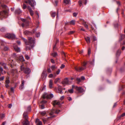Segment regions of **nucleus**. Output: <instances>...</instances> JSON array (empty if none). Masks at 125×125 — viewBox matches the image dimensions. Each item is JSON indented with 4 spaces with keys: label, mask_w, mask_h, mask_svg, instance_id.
I'll list each match as a JSON object with an SVG mask.
<instances>
[{
    "label": "nucleus",
    "mask_w": 125,
    "mask_h": 125,
    "mask_svg": "<svg viewBox=\"0 0 125 125\" xmlns=\"http://www.w3.org/2000/svg\"><path fill=\"white\" fill-rule=\"evenodd\" d=\"M29 42H27V40L24 38H23V40L25 42L26 45V50H30L31 48H32L34 46V44L35 43V39H32L31 37H29L28 38Z\"/></svg>",
    "instance_id": "1"
},
{
    "label": "nucleus",
    "mask_w": 125,
    "mask_h": 125,
    "mask_svg": "<svg viewBox=\"0 0 125 125\" xmlns=\"http://www.w3.org/2000/svg\"><path fill=\"white\" fill-rule=\"evenodd\" d=\"M28 113L27 112H24L23 115L24 118L25 119V120L24 121L22 122L23 125H29V123L28 120V117L27 115Z\"/></svg>",
    "instance_id": "2"
},
{
    "label": "nucleus",
    "mask_w": 125,
    "mask_h": 125,
    "mask_svg": "<svg viewBox=\"0 0 125 125\" xmlns=\"http://www.w3.org/2000/svg\"><path fill=\"white\" fill-rule=\"evenodd\" d=\"M87 64L86 62H84L82 64V66L81 67H75L74 68L75 70L77 71L80 72L82 70L86 68V65Z\"/></svg>",
    "instance_id": "3"
},
{
    "label": "nucleus",
    "mask_w": 125,
    "mask_h": 125,
    "mask_svg": "<svg viewBox=\"0 0 125 125\" xmlns=\"http://www.w3.org/2000/svg\"><path fill=\"white\" fill-rule=\"evenodd\" d=\"M21 71H23L25 73L29 74L30 73L31 71L30 69L28 68H25L23 65L21 66Z\"/></svg>",
    "instance_id": "4"
},
{
    "label": "nucleus",
    "mask_w": 125,
    "mask_h": 125,
    "mask_svg": "<svg viewBox=\"0 0 125 125\" xmlns=\"http://www.w3.org/2000/svg\"><path fill=\"white\" fill-rule=\"evenodd\" d=\"M28 1H25V2L27 3L28 2L32 7H33L34 9V6L36 4V2L34 0H27Z\"/></svg>",
    "instance_id": "5"
},
{
    "label": "nucleus",
    "mask_w": 125,
    "mask_h": 125,
    "mask_svg": "<svg viewBox=\"0 0 125 125\" xmlns=\"http://www.w3.org/2000/svg\"><path fill=\"white\" fill-rule=\"evenodd\" d=\"M5 37L9 39H15V36L13 34L8 33L6 34Z\"/></svg>",
    "instance_id": "6"
},
{
    "label": "nucleus",
    "mask_w": 125,
    "mask_h": 125,
    "mask_svg": "<svg viewBox=\"0 0 125 125\" xmlns=\"http://www.w3.org/2000/svg\"><path fill=\"white\" fill-rule=\"evenodd\" d=\"M8 15L7 12L5 10H3L0 12V16L2 17L6 18Z\"/></svg>",
    "instance_id": "7"
},
{
    "label": "nucleus",
    "mask_w": 125,
    "mask_h": 125,
    "mask_svg": "<svg viewBox=\"0 0 125 125\" xmlns=\"http://www.w3.org/2000/svg\"><path fill=\"white\" fill-rule=\"evenodd\" d=\"M53 97V95L52 94H50L49 95L47 94H45L42 95V97L44 99L46 98L49 99H51Z\"/></svg>",
    "instance_id": "8"
},
{
    "label": "nucleus",
    "mask_w": 125,
    "mask_h": 125,
    "mask_svg": "<svg viewBox=\"0 0 125 125\" xmlns=\"http://www.w3.org/2000/svg\"><path fill=\"white\" fill-rule=\"evenodd\" d=\"M75 88L76 90L79 93H82L84 91V90L81 87L76 86H75Z\"/></svg>",
    "instance_id": "9"
},
{
    "label": "nucleus",
    "mask_w": 125,
    "mask_h": 125,
    "mask_svg": "<svg viewBox=\"0 0 125 125\" xmlns=\"http://www.w3.org/2000/svg\"><path fill=\"white\" fill-rule=\"evenodd\" d=\"M1 66H3L4 69H6V65L5 63L3 62H0V71L2 72L3 71V69L1 67Z\"/></svg>",
    "instance_id": "10"
},
{
    "label": "nucleus",
    "mask_w": 125,
    "mask_h": 125,
    "mask_svg": "<svg viewBox=\"0 0 125 125\" xmlns=\"http://www.w3.org/2000/svg\"><path fill=\"white\" fill-rule=\"evenodd\" d=\"M60 112V110H53L52 111L49 113V115L51 116L52 115H53L54 113H55L56 114H58Z\"/></svg>",
    "instance_id": "11"
},
{
    "label": "nucleus",
    "mask_w": 125,
    "mask_h": 125,
    "mask_svg": "<svg viewBox=\"0 0 125 125\" xmlns=\"http://www.w3.org/2000/svg\"><path fill=\"white\" fill-rule=\"evenodd\" d=\"M62 83L63 85L69 84L68 79L67 78L64 79L62 82Z\"/></svg>",
    "instance_id": "12"
},
{
    "label": "nucleus",
    "mask_w": 125,
    "mask_h": 125,
    "mask_svg": "<svg viewBox=\"0 0 125 125\" xmlns=\"http://www.w3.org/2000/svg\"><path fill=\"white\" fill-rule=\"evenodd\" d=\"M13 46L14 49L16 52H20V48L18 47L17 46H16L15 44H14Z\"/></svg>",
    "instance_id": "13"
},
{
    "label": "nucleus",
    "mask_w": 125,
    "mask_h": 125,
    "mask_svg": "<svg viewBox=\"0 0 125 125\" xmlns=\"http://www.w3.org/2000/svg\"><path fill=\"white\" fill-rule=\"evenodd\" d=\"M52 104L54 106H55V105H59L60 103L57 100H55L52 102Z\"/></svg>",
    "instance_id": "14"
},
{
    "label": "nucleus",
    "mask_w": 125,
    "mask_h": 125,
    "mask_svg": "<svg viewBox=\"0 0 125 125\" xmlns=\"http://www.w3.org/2000/svg\"><path fill=\"white\" fill-rule=\"evenodd\" d=\"M75 86L73 85L72 86V89H68V91H67V92H68L69 93L71 94L73 93V89L75 88Z\"/></svg>",
    "instance_id": "15"
},
{
    "label": "nucleus",
    "mask_w": 125,
    "mask_h": 125,
    "mask_svg": "<svg viewBox=\"0 0 125 125\" xmlns=\"http://www.w3.org/2000/svg\"><path fill=\"white\" fill-rule=\"evenodd\" d=\"M37 125H42V123L41 121H40L39 119H37L35 121Z\"/></svg>",
    "instance_id": "16"
},
{
    "label": "nucleus",
    "mask_w": 125,
    "mask_h": 125,
    "mask_svg": "<svg viewBox=\"0 0 125 125\" xmlns=\"http://www.w3.org/2000/svg\"><path fill=\"white\" fill-rule=\"evenodd\" d=\"M24 80L22 81L21 84V86L20 87V90H22L24 87Z\"/></svg>",
    "instance_id": "17"
},
{
    "label": "nucleus",
    "mask_w": 125,
    "mask_h": 125,
    "mask_svg": "<svg viewBox=\"0 0 125 125\" xmlns=\"http://www.w3.org/2000/svg\"><path fill=\"white\" fill-rule=\"evenodd\" d=\"M21 20L23 22H24V23L26 24V26H27L29 25V21L25 19H22Z\"/></svg>",
    "instance_id": "18"
},
{
    "label": "nucleus",
    "mask_w": 125,
    "mask_h": 125,
    "mask_svg": "<svg viewBox=\"0 0 125 125\" xmlns=\"http://www.w3.org/2000/svg\"><path fill=\"white\" fill-rule=\"evenodd\" d=\"M85 40L87 44H89L90 42V38L88 37H87L85 38Z\"/></svg>",
    "instance_id": "19"
},
{
    "label": "nucleus",
    "mask_w": 125,
    "mask_h": 125,
    "mask_svg": "<svg viewBox=\"0 0 125 125\" xmlns=\"http://www.w3.org/2000/svg\"><path fill=\"white\" fill-rule=\"evenodd\" d=\"M21 13V11L20 9H17L15 11V13L18 14H19Z\"/></svg>",
    "instance_id": "20"
},
{
    "label": "nucleus",
    "mask_w": 125,
    "mask_h": 125,
    "mask_svg": "<svg viewBox=\"0 0 125 125\" xmlns=\"http://www.w3.org/2000/svg\"><path fill=\"white\" fill-rule=\"evenodd\" d=\"M24 33L26 35L31 34V32L27 31H24Z\"/></svg>",
    "instance_id": "21"
},
{
    "label": "nucleus",
    "mask_w": 125,
    "mask_h": 125,
    "mask_svg": "<svg viewBox=\"0 0 125 125\" xmlns=\"http://www.w3.org/2000/svg\"><path fill=\"white\" fill-rule=\"evenodd\" d=\"M13 61L12 59H11V58H10L9 59V63H10V66L12 67V68L13 66L12 65V62H13Z\"/></svg>",
    "instance_id": "22"
},
{
    "label": "nucleus",
    "mask_w": 125,
    "mask_h": 125,
    "mask_svg": "<svg viewBox=\"0 0 125 125\" xmlns=\"http://www.w3.org/2000/svg\"><path fill=\"white\" fill-rule=\"evenodd\" d=\"M52 80H50L49 82V86L50 88H52Z\"/></svg>",
    "instance_id": "23"
},
{
    "label": "nucleus",
    "mask_w": 125,
    "mask_h": 125,
    "mask_svg": "<svg viewBox=\"0 0 125 125\" xmlns=\"http://www.w3.org/2000/svg\"><path fill=\"white\" fill-rule=\"evenodd\" d=\"M125 37V34L121 35V37L120 38L119 41H121Z\"/></svg>",
    "instance_id": "24"
},
{
    "label": "nucleus",
    "mask_w": 125,
    "mask_h": 125,
    "mask_svg": "<svg viewBox=\"0 0 125 125\" xmlns=\"http://www.w3.org/2000/svg\"><path fill=\"white\" fill-rule=\"evenodd\" d=\"M51 16L52 17H54L56 15V13L53 12H51Z\"/></svg>",
    "instance_id": "25"
},
{
    "label": "nucleus",
    "mask_w": 125,
    "mask_h": 125,
    "mask_svg": "<svg viewBox=\"0 0 125 125\" xmlns=\"http://www.w3.org/2000/svg\"><path fill=\"white\" fill-rule=\"evenodd\" d=\"M64 2L66 4H69L70 2V0H64Z\"/></svg>",
    "instance_id": "26"
},
{
    "label": "nucleus",
    "mask_w": 125,
    "mask_h": 125,
    "mask_svg": "<svg viewBox=\"0 0 125 125\" xmlns=\"http://www.w3.org/2000/svg\"><path fill=\"white\" fill-rule=\"evenodd\" d=\"M75 20H72L69 22V24L70 25H74L75 24Z\"/></svg>",
    "instance_id": "27"
},
{
    "label": "nucleus",
    "mask_w": 125,
    "mask_h": 125,
    "mask_svg": "<svg viewBox=\"0 0 125 125\" xmlns=\"http://www.w3.org/2000/svg\"><path fill=\"white\" fill-rule=\"evenodd\" d=\"M51 55L53 57H55L57 55V54L56 52H54L52 53Z\"/></svg>",
    "instance_id": "28"
},
{
    "label": "nucleus",
    "mask_w": 125,
    "mask_h": 125,
    "mask_svg": "<svg viewBox=\"0 0 125 125\" xmlns=\"http://www.w3.org/2000/svg\"><path fill=\"white\" fill-rule=\"evenodd\" d=\"M40 114L44 116L46 114V111H43L41 112Z\"/></svg>",
    "instance_id": "29"
},
{
    "label": "nucleus",
    "mask_w": 125,
    "mask_h": 125,
    "mask_svg": "<svg viewBox=\"0 0 125 125\" xmlns=\"http://www.w3.org/2000/svg\"><path fill=\"white\" fill-rule=\"evenodd\" d=\"M19 59L20 61H24V58L22 56H20L19 57Z\"/></svg>",
    "instance_id": "30"
},
{
    "label": "nucleus",
    "mask_w": 125,
    "mask_h": 125,
    "mask_svg": "<svg viewBox=\"0 0 125 125\" xmlns=\"http://www.w3.org/2000/svg\"><path fill=\"white\" fill-rule=\"evenodd\" d=\"M58 93L61 94H63V93L62 91L59 87H58Z\"/></svg>",
    "instance_id": "31"
},
{
    "label": "nucleus",
    "mask_w": 125,
    "mask_h": 125,
    "mask_svg": "<svg viewBox=\"0 0 125 125\" xmlns=\"http://www.w3.org/2000/svg\"><path fill=\"white\" fill-rule=\"evenodd\" d=\"M125 116V113H124L123 114H122L121 115L119 116L118 117L119 118H121L122 117H123Z\"/></svg>",
    "instance_id": "32"
},
{
    "label": "nucleus",
    "mask_w": 125,
    "mask_h": 125,
    "mask_svg": "<svg viewBox=\"0 0 125 125\" xmlns=\"http://www.w3.org/2000/svg\"><path fill=\"white\" fill-rule=\"evenodd\" d=\"M120 54V51L119 50H118L116 53L117 56H119Z\"/></svg>",
    "instance_id": "33"
},
{
    "label": "nucleus",
    "mask_w": 125,
    "mask_h": 125,
    "mask_svg": "<svg viewBox=\"0 0 125 125\" xmlns=\"http://www.w3.org/2000/svg\"><path fill=\"white\" fill-rule=\"evenodd\" d=\"M51 68L52 70H54L55 69L56 67L55 65H52L51 66Z\"/></svg>",
    "instance_id": "34"
},
{
    "label": "nucleus",
    "mask_w": 125,
    "mask_h": 125,
    "mask_svg": "<svg viewBox=\"0 0 125 125\" xmlns=\"http://www.w3.org/2000/svg\"><path fill=\"white\" fill-rule=\"evenodd\" d=\"M76 80L77 81V83L78 84H79L81 81L80 79L79 78H77Z\"/></svg>",
    "instance_id": "35"
},
{
    "label": "nucleus",
    "mask_w": 125,
    "mask_h": 125,
    "mask_svg": "<svg viewBox=\"0 0 125 125\" xmlns=\"http://www.w3.org/2000/svg\"><path fill=\"white\" fill-rule=\"evenodd\" d=\"M58 42H59L58 40V39L56 40V42H55V45H54V46L53 47V50H54L56 46V44Z\"/></svg>",
    "instance_id": "36"
},
{
    "label": "nucleus",
    "mask_w": 125,
    "mask_h": 125,
    "mask_svg": "<svg viewBox=\"0 0 125 125\" xmlns=\"http://www.w3.org/2000/svg\"><path fill=\"white\" fill-rule=\"evenodd\" d=\"M10 82V80L8 79H7L6 80L5 84H9Z\"/></svg>",
    "instance_id": "37"
},
{
    "label": "nucleus",
    "mask_w": 125,
    "mask_h": 125,
    "mask_svg": "<svg viewBox=\"0 0 125 125\" xmlns=\"http://www.w3.org/2000/svg\"><path fill=\"white\" fill-rule=\"evenodd\" d=\"M40 108L42 109H43L45 108V107L43 104H42L41 105H40Z\"/></svg>",
    "instance_id": "38"
},
{
    "label": "nucleus",
    "mask_w": 125,
    "mask_h": 125,
    "mask_svg": "<svg viewBox=\"0 0 125 125\" xmlns=\"http://www.w3.org/2000/svg\"><path fill=\"white\" fill-rule=\"evenodd\" d=\"M5 116L4 115V114H0V118L1 119L3 118Z\"/></svg>",
    "instance_id": "39"
},
{
    "label": "nucleus",
    "mask_w": 125,
    "mask_h": 125,
    "mask_svg": "<svg viewBox=\"0 0 125 125\" xmlns=\"http://www.w3.org/2000/svg\"><path fill=\"white\" fill-rule=\"evenodd\" d=\"M25 57L26 59L27 60H28L30 58L29 57V56L27 54L25 55Z\"/></svg>",
    "instance_id": "40"
},
{
    "label": "nucleus",
    "mask_w": 125,
    "mask_h": 125,
    "mask_svg": "<svg viewBox=\"0 0 125 125\" xmlns=\"http://www.w3.org/2000/svg\"><path fill=\"white\" fill-rule=\"evenodd\" d=\"M9 50V48L7 46L5 47L4 48V50L5 51H7Z\"/></svg>",
    "instance_id": "41"
},
{
    "label": "nucleus",
    "mask_w": 125,
    "mask_h": 125,
    "mask_svg": "<svg viewBox=\"0 0 125 125\" xmlns=\"http://www.w3.org/2000/svg\"><path fill=\"white\" fill-rule=\"evenodd\" d=\"M59 79H60L59 78H57L55 79L54 81V83H56Z\"/></svg>",
    "instance_id": "42"
},
{
    "label": "nucleus",
    "mask_w": 125,
    "mask_h": 125,
    "mask_svg": "<svg viewBox=\"0 0 125 125\" xmlns=\"http://www.w3.org/2000/svg\"><path fill=\"white\" fill-rule=\"evenodd\" d=\"M83 25L87 29H88V26L87 24L85 23H84L83 24Z\"/></svg>",
    "instance_id": "43"
},
{
    "label": "nucleus",
    "mask_w": 125,
    "mask_h": 125,
    "mask_svg": "<svg viewBox=\"0 0 125 125\" xmlns=\"http://www.w3.org/2000/svg\"><path fill=\"white\" fill-rule=\"evenodd\" d=\"M40 33L39 32L37 33H36V37H39L40 36Z\"/></svg>",
    "instance_id": "44"
},
{
    "label": "nucleus",
    "mask_w": 125,
    "mask_h": 125,
    "mask_svg": "<svg viewBox=\"0 0 125 125\" xmlns=\"http://www.w3.org/2000/svg\"><path fill=\"white\" fill-rule=\"evenodd\" d=\"M74 32V31H70L68 33V34L69 35H70L73 34Z\"/></svg>",
    "instance_id": "45"
},
{
    "label": "nucleus",
    "mask_w": 125,
    "mask_h": 125,
    "mask_svg": "<svg viewBox=\"0 0 125 125\" xmlns=\"http://www.w3.org/2000/svg\"><path fill=\"white\" fill-rule=\"evenodd\" d=\"M91 49H90L89 48L88 49V55H89L90 53H91Z\"/></svg>",
    "instance_id": "46"
},
{
    "label": "nucleus",
    "mask_w": 125,
    "mask_h": 125,
    "mask_svg": "<svg viewBox=\"0 0 125 125\" xmlns=\"http://www.w3.org/2000/svg\"><path fill=\"white\" fill-rule=\"evenodd\" d=\"M30 15L31 16L33 15V11L32 10H31L30 11Z\"/></svg>",
    "instance_id": "47"
},
{
    "label": "nucleus",
    "mask_w": 125,
    "mask_h": 125,
    "mask_svg": "<svg viewBox=\"0 0 125 125\" xmlns=\"http://www.w3.org/2000/svg\"><path fill=\"white\" fill-rule=\"evenodd\" d=\"M55 117V115H53V116H52L48 117V119H52V118H54V117Z\"/></svg>",
    "instance_id": "48"
},
{
    "label": "nucleus",
    "mask_w": 125,
    "mask_h": 125,
    "mask_svg": "<svg viewBox=\"0 0 125 125\" xmlns=\"http://www.w3.org/2000/svg\"><path fill=\"white\" fill-rule=\"evenodd\" d=\"M31 110V106H29L27 108V110L28 111H30Z\"/></svg>",
    "instance_id": "49"
},
{
    "label": "nucleus",
    "mask_w": 125,
    "mask_h": 125,
    "mask_svg": "<svg viewBox=\"0 0 125 125\" xmlns=\"http://www.w3.org/2000/svg\"><path fill=\"white\" fill-rule=\"evenodd\" d=\"M53 76V75L52 74H50L48 76V77L49 78H52Z\"/></svg>",
    "instance_id": "50"
},
{
    "label": "nucleus",
    "mask_w": 125,
    "mask_h": 125,
    "mask_svg": "<svg viewBox=\"0 0 125 125\" xmlns=\"http://www.w3.org/2000/svg\"><path fill=\"white\" fill-rule=\"evenodd\" d=\"M47 72L48 73H50L51 72V69H50L49 68H48L47 70Z\"/></svg>",
    "instance_id": "51"
},
{
    "label": "nucleus",
    "mask_w": 125,
    "mask_h": 125,
    "mask_svg": "<svg viewBox=\"0 0 125 125\" xmlns=\"http://www.w3.org/2000/svg\"><path fill=\"white\" fill-rule=\"evenodd\" d=\"M60 71V69H58V70L56 71V73L57 74H58Z\"/></svg>",
    "instance_id": "52"
},
{
    "label": "nucleus",
    "mask_w": 125,
    "mask_h": 125,
    "mask_svg": "<svg viewBox=\"0 0 125 125\" xmlns=\"http://www.w3.org/2000/svg\"><path fill=\"white\" fill-rule=\"evenodd\" d=\"M65 65L64 64H62L61 66L60 67V68H61L62 69L64 68L65 67Z\"/></svg>",
    "instance_id": "53"
},
{
    "label": "nucleus",
    "mask_w": 125,
    "mask_h": 125,
    "mask_svg": "<svg viewBox=\"0 0 125 125\" xmlns=\"http://www.w3.org/2000/svg\"><path fill=\"white\" fill-rule=\"evenodd\" d=\"M68 100L69 101H70L72 100V99L71 97H67Z\"/></svg>",
    "instance_id": "54"
},
{
    "label": "nucleus",
    "mask_w": 125,
    "mask_h": 125,
    "mask_svg": "<svg viewBox=\"0 0 125 125\" xmlns=\"http://www.w3.org/2000/svg\"><path fill=\"white\" fill-rule=\"evenodd\" d=\"M26 7L27 6L25 4H23V9H25L26 8Z\"/></svg>",
    "instance_id": "55"
},
{
    "label": "nucleus",
    "mask_w": 125,
    "mask_h": 125,
    "mask_svg": "<svg viewBox=\"0 0 125 125\" xmlns=\"http://www.w3.org/2000/svg\"><path fill=\"white\" fill-rule=\"evenodd\" d=\"M58 1H55V4L54 5L56 6L57 5Z\"/></svg>",
    "instance_id": "56"
},
{
    "label": "nucleus",
    "mask_w": 125,
    "mask_h": 125,
    "mask_svg": "<svg viewBox=\"0 0 125 125\" xmlns=\"http://www.w3.org/2000/svg\"><path fill=\"white\" fill-rule=\"evenodd\" d=\"M79 6H81L82 5V2L81 0L79 1Z\"/></svg>",
    "instance_id": "57"
},
{
    "label": "nucleus",
    "mask_w": 125,
    "mask_h": 125,
    "mask_svg": "<svg viewBox=\"0 0 125 125\" xmlns=\"http://www.w3.org/2000/svg\"><path fill=\"white\" fill-rule=\"evenodd\" d=\"M77 14V13H73V16L74 17H76Z\"/></svg>",
    "instance_id": "58"
},
{
    "label": "nucleus",
    "mask_w": 125,
    "mask_h": 125,
    "mask_svg": "<svg viewBox=\"0 0 125 125\" xmlns=\"http://www.w3.org/2000/svg\"><path fill=\"white\" fill-rule=\"evenodd\" d=\"M1 30L2 31H3L5 30V29L3 27L1 29Z\"/></svg>",
    "instance_id": "59"
},
{
    "label": "nucleus",
    "mask_w": 125,
    "mask_h": 125,
    "mask_svg": "<svg viewBox=\"0 0 125 125\" xmlns=\"http://www.w3.org/2000/svg\"><path fill=\"white\" fill-rule=\"evenodd\" d=\"M10 89L11 92L13 93L14 92V88L13 87H11V88Z\"/></svg>",
    "instance_id": "60"
},
{
    "label": "nucleus",
    "mask_w": 125,
    "mask_h": 125,
    "mask_svg": "<svg viewBox=\"0 0 125 125\" xmlns=\"http://www.w3.org/2000/svg\"><path fill=\"white\" fill-rule=\"evenodd\" d=\"M12 106V105L11 104H9L8 105V107L10 108H11Z\"/></svg>",
    "instance_id": "61"
},
{
    "label": "nucleus",
    "mask_w": 125,
    "mask_h": 125,
    "mask_svg": "<svg viewBox=\"0 0 125 125\" xmlns=\"http://www.w3.org/2000/svg\"><path fill=\"white\" fill-rule=\"evenodd\" d=\"M1 7L3 8H6V7H7V6L6 5H2L1 6Z\"/></svg>",
    "instance_id": "62"
},
{
    "label": "nucleus",
    "mask_w": 125,
    "mask_h": 125,
    "mask_svg": "<svg viewBox=\"0 0 125 125\" xmlns=\"http://www.w3.org/2000/svg\"><path fill=\"white\" fill-rule=\"evenodd\" d=\"M64 96H61L60 98V100H63L64 98Z\"/></svg>",
    "instance_id": "63"
},
{
    "label": "nucleus",
    "mask_w": 125,
    "mask_h": 125,
    "mask_svg": "<svg viewBox=\"0 0 125 125\" xmlns=\"http://www.w3.org/2000/svg\"><path fill=\"white\" fill-rule=\"evenodd\" d=\"M25 25L26 26V24L25 23H23L21 24V26L23 27H24Z\"/></svg>",
    "instance_id": "64"
}]
</instances>
